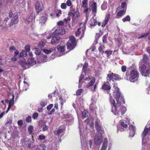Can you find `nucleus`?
I'll use <instances>...</instances> for the list:
<instances>
[{
  "label": "nucleus",
  "mask_w": 150,
  "mask_h": 150,
  "mask_svg": "<svg viewBox=\"0 0 150 150\" xmlns=\"http://www.w3.org/2000/svg\"><path fill=\"white\" fill-rule=\"evenodd\" d=\"M57 25L59 26H62L63 25L64 23L62 21H60L58 22Z\"/></svg>",
  "instance_id": "obj_62"
},
{
  "label": "nucleus",
  "mask_w": 150,
  "mask_h": 150,
  "mask_svg": "<svg viewBox=\"0 0 150 150\" xmlns=\"http://www.w3.org/2000/svg\"><path fill=\"white\" fill-rule=\"evenodd\" d=\"M38 116V114L37 112H34L32 115V117L33 119H35Z\"/></svg>",
  "instance_id": "obj_45"
},
{
  "label": "nucleus",
  "mask_w": 150,
  "mask_h": 150,
  "mask_svg": "<svg viewBox=\"0 0 150 150\" xmlns=\"http://www.w3.org/2000/svg\"><path fill=\"white\" fill-rule=\"evenodd\" d=\"M82 117L83 118H86L88 116V112L87 110H84L82 112Z\"/></svg>",
  "instance_id": "obj_28"
},
{
  "label": "nucleus",
  "mask_w": 150,
  "mask_h": 150,
  "mask_svg": "<svg viewBox=\"0 0 150 150\" xmlns=\"http://www.w3.org/2000/svg\"><path fill=\"white\" fill-rule=\"evenodd\" d=\"M107 141V139L106 138H105L100 150H106L108 145Z\"/></svg>",
  "instance_id": "obj_22"
},
{
  "label": "nucleus",
  "mask_w": 150,
  "mask_h": 150,
  "mask_svg": "<svg viewBox=\"0 0 150 150\" xmlns=\"http://www.w3.org/2000/svg\"><path fill=\"white\" fill-rule=\"evenodd\" d=\"M139 73L136 69H133L130 72V74L128 72L126 73L127 78H129L131 82H134L137 81L139 78Z\"/></svg>",
  "instance_id": "obj_3"
},
{
  "label": "nucleus",
  "mask_w": 150,
  "mask_h": 150,
  "mask_svg": "<svg viewBox=\"0 0 150 150\" xmlns=\"http://www.w3.org/2000/svg\"><path fill=\"white\" fill-rule=\"evenodd\" d=\"M41 51L38 48H36L35 54L36 55H40L41 53Z\"/></svg>",
  "instance_id": "obj_42"
},
{
  "label": "nucleus",
  "mask_w": 150,
  "mask_h": 150,
  "mask_svg": "<svg viewBox=\"0 0 150 150\" xmlns=\"http://www.w3.org/2000/svg\"><path fill=\"white\" fill-rule=\"evenodd\" d=\"M88 63L85 62L83 67L82 72L86 73V72L88 67Z\"/></svg>",
  "instance_id": "obj_25"
},
{
  "label": "nucleus",
  "mask_w": 150,
  "mask_h": 150,
  "mask_svg": "<svg viewBox=\"0 0 150 150\" xmlns=\"http://www.w3.org/2000/svg\"><path fill=\"white\" fill-rule=\"evenodd\" d=\"M67 43V46L68 49L71 50L73 49L76 45V39L74 37H70Z\"/></svg>",
  "instance_id": "obj_5"
},
{
  "label": "nucleus",
  "mask_w": 150,
  "mask_h": 150,
  "mask_svg": "<svg viewBox=\"0 0 150 150\" xmlns=\"http://www.w3.org/2000/svg\"><path fill=\"white\" fill-rule=\"evenodd\" d=\"M27 52H28L25 51V50H23L21 52L19 55V57H21L22 56H23L24 57H26L27 56Z\"/></svg>",
  "instance_id": "obj_26"
},
{
  "label": "nucleus",
  "mask_w": 150,
  "mask_h": 150,
  "mask_svg": "<svg viewBox=\"0 0 150 150\" xmlns=\"http://www.w3.org/2000/svg\"><path fill=\"white\" fill-rule=\"evenodd\" d=\"M88 0H83L82 1V6L81 7H84L86 6H88L87 3Z\"/></svg>",
  "instance_id": "obj_32"
},
{
  "label": "nucleus",
  "mask_w": 150,
  "mask_h": 150,
  "mask_svg": "<svg viewBox=\"0 0 150 150\" xmlns=\"http://www.w3.org/2000/svg\"><path fill=\"white\" fill-rule=\"evenodd\" d=\"M59 100L60 101V102L61 103L60 104L61 105V108H62L63 105L64 103L63 99L61 97H60L59 98Z\"/></svg>",
  "instance_id": "obj_52"
},
{
  "label": "nucleus",
  "mask_w": 150,
  "mask_h": 150,
  "mask_svg": "<svg viewBox=\"0 0 150 150\" xmlns=\"http://www.w3.org/2000/svg\"><path fill=\"white\" fill-rule=\"evenodd\" d=\"M149 58L148 56L146 54H144L143 56L142 59L140 61L139 65H140V63L142 64H148L147 63L149 62Z\"/></svg>",
  "instance_id": "obj_14"
},
{
  "label": "nucleus",
  "mask_w": 150,
  "mask_h": 150,
  "mask_svg": "<svg viewBox=\"0 0 150 150\" xmlns=\"http://www.w3.org/2000/svg\"><path fill=\"white\" fill-rule=\"evenodd\" d=\"M91 78L92 79L86 85V87L87 88H89L93 85L95 82L96 78L93 76H91Z\"/></svg>",
  "instance_id": "obj_19"
},
{
  "label": "nucleus",
  "mask_w": 150,
  "mask_h": 150,
  "mask_svg": "<svg viewBox=\"0 0 150 150\" xmlns=\"http://www.w3.org/2000/svg\"><path fill=\"white\" fill-rule=\"evenodd\" d=\"M36 64V61L33 58L28 59L26 62L25 60L21 62L20 64L22 67L26 69V65H33Z\"/></svg>",
  "instance_id": "obj_7"
},
{
  "label": "nucleus",
  "mask_w": 150,
  "mask_h": 150,
  "mask_svg": "<svg viewBox=\"0 0 150 150\" xmlns=\"http://www.w3.org/2000/svg\"><path fill=\"white\" fill-rule=\"evenodd\" d=\"M107 34H105L103 36V43L106 42L107 41Z\"/></svg>",
  "instance_id": "obj_43"
},
{
  "label": "nucleus",
  "mask_w": 150,
  "mask_h": 150,
  "mask_svg": "<svg viewBox=\"0 0 150 150\" xmlns=\"http://www.w3.org/2000/svg\"><path fill=\"white\" fill-rule=\"evenodd\" d=\"M139 65V69L141 74L145 77L150 75V64H142L140 63Z\"/></svg>",
  "instance_id": "obj_2"
},
{
  "label": "nucleus",
  "mask_w": 150,
  "mask_h": 150,
  "mask_svg": "<svg viewBox=\"0 0 150 150\" xmlns=\"http://www.w3.org/2000/svg\"><path fill=\"white\" fill-rule=\"evenodd\" d=\"M129 136L132 137L134 136L135 134V128L133 125H131L129 126Z\"/></svg>",
  "instance_id": "obj_16"
},
{
  "label": "nucleus",
  "mask_w": 150,
  "mask_h": 150,
  "mask_svg": "<svg viewBox=\"0 0 150 150\" xmlns=\"http://www.w3.org/2000/svg\"><path fill=\"white\" fill-rule=\"evenodd\" d=\"M84 75L83 74H81L79 78V83H81V81L84 78Z\"/></svg>",
  "instance_id": "obj_49"
},
{
  "label": "nucleus",
  "mask_w": 150,
  "mask_h": 150,
  "mask_svg": "<svg viewBox=\"0 0 150 150\" xmlns=\"http://www.w3.org/2000/svg\"><path fill=\"white\" fill-rule=\"evenodd\" d=\"M110 13H108L106 15L105 19L104 21V23H102V27L105 26L106 24H107L110 18Z\"/></svg>",
  "instance_id": "obj_20"
},
{
  "label": "nucleus",
  "mask_w": 150,
  "mask_h": 150,
  "mask_svg": "<svg viewBox=\"0 0 150 150\" xmlns=\"http://www.w3.org/2000/svg\"><path fill=\"white\" fill-rule=\"evenodd\" d=\"M70 11L69 12L68 14V16H71L73 14L75 13V12H76V11H75V10L74 8H73V6L70 7Z\"/></svg>",
  "instance_id": "obj_27"
},
{
  "label": "nucleus",
  "mask_w": 150,
  "mask_h": 150,
  "mask_svg": "<svg viewBox=\"0 0 150 150\" xmlns=\"http://www.w3.org/2000/svg\"><path fill=\"white\" fill-rule=\"evenodd\" d=\"M38 45L41 47H43L45 45V43L41 41L38 44Z\"/></svg>",
  "instance_id": "obj_56"
},
{
  "label": "nucleus",
  "mask_w": 150,
  "mask_h": 150,
  "mask_svg": "<svg viewBox=\"0 0 150 150\" xmlns=\"http://www.w3.org/2000/svg\"><path fill=\"white\" fill-rule=\"evenodd\" d=\"M89 23L90 26L91 28L92 26L96 25H97V22L94 20L91 19L89 21Z\"/></svg>",
  "instance_id": "obj_23"
},
{
  "label": "nucleus",
  "mask_w": 150,
  "mask_h": 150,
  "mask_svg": "<svg viewBox=\"0 0 150 150\" xmlns=\"http://www.w3.org/2000/svg\"><path fill=\"white\" fill-rule=\"evenodd\" d=\"M45 139V136L43 135H40L39 136V140H43Z\"/></svg>",
  "instance_id": "obj_48"
},
{
  "label": "nucleus",
  "mask_w": 150,
  "mask_h": 150,
  "mask_svg": "<svg viewBox=\"0 0 150 150\" xmlns=\"http://www.w3.org/2000/svg\"><path fill=\"white\" fill-rule=\"evenodd\" d=\"M18 21V13L16 12L13 14V18L11 20L9 24L10 26H12L13 25L16 24Z\"/></svg>",
  "instance_id": "obj_9"
},
{
  "label": "nucleus",
  "mask_w": 150,
  "mask_h": 150,
  "mask_svg": "<svg viewBox=\"0 0 150 150\" xmlns=\"http://www.w3.org/2000/svg\"><path fill=\"white\" fill-rule=\"evenodd\" d=\"M25 50L28 52H29L30 50V46L29 45H26L25 47Z\"/></svg>",
  "instance_id": "obj_44"
},
{
  "label": "nucleus",
  "mask_w": 150,
  "mask_h": 150,
  "mask_svg": "<svg viewBox=\"0 0 150 150\" xmlns=\"http://www.w3.org/2000/svg\"><path fill=\"white\" fill-rule=\"evenodd\" d=\"M146 50L147 52L150 54V46L146 48Z\"/></svg>",
  "instance_id": "obj_64"
},
{
  "label": "nucleus",
  "mask_w": 150,
  "mask_h": 150,
  "mask_svg": "<svg viewBox=\"0 0 150 150\" xmlns=\"http://www.w3.org/2000/svg\"><path fill=\"white\" fill-rule=\"evenodd\" d=\"M103 141L102 137L101 134L98 133L96 134L95 137L94 141L96 145H100Z\"/></svg>",
  "instance_id": "obj_10"
},
{
  "label": "nucleus",
  "mask_w": 150,
  "mask_h": 150,
  "mask_svg": "<svg viewBox=\"0 0 150 150\" xmlns=\"http://www.w3.org/2000/svg\"><path fill=\"white\" fill-rule=\"evenodd\" d=\"M121 125L124 128H126L127 127V124L125 123L124 122H122L121 123Z\"/></svg>",
  "instance_id": "obj_54"
},
{
  "label": "nucleus",
  "mask_w": 150,
  "mask_h": 150,
  "mask_svg": "<svg viewBox=\"0 0 150 150\" xmlns=\"http://www.w3.org/2000/svg\"><path fill=\"white\" fill-rule=\"evenodd\" d=\"M91 9L92 10V14L94 16H95L97 12V5L96 3L94 1H91L90 4Z\"/></svg>",
  "instance_id": "obj_12"
},
{
  "label": "nucleus",
  "mask_w": 150,
  "mask_h": 150,
  "mask_svg": "<svg viewBox=\"0 0 150 150\" xmlns=\"http://www.w3.org/2000/svg\"><path fill=\"white\" fill-rule=\"evenodd\" d=\"M126 69L127 67L125 65L122 66L121 67V70L123 72H125L126 70Z\"/></svg>",
  "instance_id": "obj_53"
},
{
  "label": "nucleus",
  "mask_w": 150,
  "mask_h": 150,
  "mask_svg": "<svg viewBox=\"0 0 150 150\" xmlns=\"http://www.w3.org/2000/svg\"><path fill=\"white\" fill-rule=\"evenodd\" d=\"M65 46L64 45L62 46L61 45H58L57 46L58 50L60 52H64L65 50Z\"/></svg>",
  "instance_id": "obj_24"
},
{
  "label": "nucleus",
  "mask_w": 150,
  "mask_h": 150,
  "mask_svg": "<svg viewBox=\"0 0 150 150\" xmlns=\"http://www.w3.org/2000/svg\"><path fill=\"white\" fill-rule=\"evenodd\" d=\"M149 129L148 128H146L144 129V130L142 133V135H143L144 137H145L146 135V134L148 133Z\"/></svg>",
  "instance_id": "obj_38"
},
{
  "label": "nucleus",
  "mask_w": 150,
  "mask_h": 150,
  "mask_svg": "<svg viewBox=\"0 0 150 150\" xmlns=\"http://www.w3.org/2000/svg\"><path fill=\"white\" fill-rule=\"evenodd\" d=\"M61 7L62 9H66L67 8V5L65 3H63L61 5Z\"/></svg>",
  "instance_id": "obj_51"
},
{
  "label": "nucleus",
  "mask_w": 150,
  "mask_h": 150,
  "mask_svg": "<svg viewBox=\"0 0 150 150\" xmlns=\"http://www.w3.org/2000/svg\"><path fill=\"white\" fill-rule=\"evenodd\" d=\"M53 104H52L49 105L48 106H47V109L48 110H50L53 107Z\"/></svg>",
  "instance_id": "obj_58"
},
{
  "label": "nucleus",
  "mask_w": 150,
  "mask_h": 150,
  "mask_svg": "<svg viewBox=\"0 0 150 150\" xmlns=\"http://www.w3.org/2000/svg\"><path fill=\"white\" fill-rule=\"evenodd\" d=\"M48 129V126L46 125H45L42 128V130L43 131H45L47 130Z\"/></svg>",
  "instance_id": "obj_63"
},
{
  "label": "nucleus",
  "mask_w": 150,
  "mask_h": 150,
  "mask_svg": "<svg viewBox=\"0 0 150 150\" xmlns=\"http://www.w3.org/2000/svg\"><path fill=\"white\" fill-rule=\"evenodd\" d=\"M86 30V25L84 24H80L79 28L78 29L75 34L76 36L80 35L81 32L83 34H84Z\"/></svg>",
  "instance_id": "obj_11"
},
{
  "label": "nucleus",
  "mask_w": 150,
  "mask_h": 150,
  "mask_svg": "<svg viewBox=\"0 0 150 150\" xmlns=\"http://www.w3.org/2000/svg\"><path fill=\"white\" fill-rule=\"evenodd\" d=\"M110 82V81H108L107 80L106 81H104L103 83L102 84L101 87L102 90L106 91L108 93H109V91L111 89L110 84L109 83Z\"/></svg>",
  "instance_id": "obj_8"
},
{
  "label": "nucleus",
  "mask_w": 150,
  "mask_h": 150,
  "mask_svg": "<svg viewBox=\"0 0 150 150\" xmlns=\"http://www.w3.org/2000/svg\"><path fill=\"white\" fill-rule=\"evenodd\" d=\"M33 130V127L32 125H30L28 128V131L30 135L31 134Z\"/></svg>",
  "instance_id": "obj_31"
},
{
  "label": "nucleus",
  "mask_w": 150,
  "mask_h": 150,
  "mask_svg": "<svg viewBox=\"0 0 150 150\" xmlns=\"http://www.w3.org/2000/svg\"><path fill=\"white\" fill-rule=\"evenodd\" d=\"M122 79L120 76L113 73L108 74L106 77V79L108 81H112L113 82L115 81L120 80Z\"/></svg>",
  "instance_id": "obj_6"
},
{
  "label": "nucleus",
  "mask_w": 150,
  "mask_h": 150,
  "mask_svg": "<svg viewBox=\"0 0 150 150\" xmlns=\"http://www.w3.org/2000/svg\"><path fill=\"white\" fill-rule=\"evenodd\" d=\"M42 3L38 1L36 2L35 6V8L37 13H38L40 11H41L42 10Z\"/></svg>",
  "instance_id": "obj_15"
},
{
  "label": "nucleus",
  "mask_w": 150,
  "mask_h": 150,
  "mask_svg": "<svg viewBox=\"0 0 150 150\" xmlns=\"http://www.w3.org/2000/svg\"><path fill=\"white\" fill-rule=\"evenodd\" d=\"M88 6H86L83 7V12L84 13H86L88 12V11H91V9H89L88 8Z\"/></svg>",
  "instance_id": "obj_40"
},
{
  "label": "nucleus",
  "mask_w": 150,
  "mask_h": 150,
  "mask_svg": "<svg viewBox=\"0 0 150 150\" xmlns=\"http://www.w3.org/2000/svg\"><path fill=\"white\" fill-rule=\"evenodd\" d=\"M105 48L104 46L100 45L98 47V50H99V52L103 54V53H104V51L103 50Z\"/></svg>",
  "instance_id": "obj_29"
},
{
  "label": "nucleus",
  "mask_w": 150,
  "mask_h": 150,
  "mask_svg": "<svg viewBox=\"0 0 150 150\" xmlns=\"http://www.w3.org/2000/svg\"><path fill=\"white\" fill-rule=\"evenodd\" d=\"M52 50H47L45 49H44L43 51L44 53L46 54H50L52 52Z\"/></svg>",
  "instance_id": "obj_39"
},
{
  "label": "nucleus",
  "mask_w": 150,
  "mask_h": 150,
  "mask_svg": "<svg viewBox=\"0 0 150 150\" xmlns=\"http://www.w3.org/2000/svg\"><path fill=\"white\" fill-rule=\"evenodd\" d=\"M69 16V17H68L67 18H65L64 19V21L66 23H67H67L68 22V21H70L71 20L70 17V16Z\"/></svg>",
  "instance_id": "obj_61"
},
{
  "label": "nucleus",
  "mask_w": 150,
  "mask_h": 150,
  "mask_svg": "<svg viewBox=\"0 0 150 150\" xmlns=\"http://www.w3.org/2000/svg\"><path fill=\"white\" fill-rule=\"evenodd\" d=\"M113 95L114 98L116 100L117 103H125L124 99L122 96V94L119 91V89L116 87L113 93Z\"/></svg>",
  "instance_id": "obj_4"
},
{
  "label": "nucleus",
  "mask_w": 150,
  "mask_h": 150,
  "mask_svg": "<svg viewBox=\"0 0 150 150\" xmlns=\"http://www.w3.org/2000/svg\"><path fill=\"white\" fill-rule=\"evenodd\" d=\"M58 12L57 13L56 16L58 17H59L60 16L59 14H61L62 13V11L60 9H59L58 10Z\"/></svg>",
  "instance_id": "obj_60"
},
{
  "label": "nucleus",
  "mask_w": 150,
  "mask_h": 150,
  "mask_svg": "<svg viewBox=\"0 0 150 150\" xmlns=\"http://www.w3.org/2000/svg\"><path fill=\"white\" fill-rule=\"evenodd\" d=\"M47 20V18L45 16L42 17L40 18L41 22L43 23H45L46 22Z\"/></svg>",
  "instance_id": "obj_37"
},
{
  "label": "nucleus",
  "mask_w": 150,
  "mask_h": 150,
  "mask_svg": "<svg viewBox=\"0 0 150 150\" xmlns=\"http://www.w3.org/2000/svg\"><path fill=\"white\" fill-rule=\"evenodd\" d=\"M112 50H110V51H108V50H106L105 52L104 53H105L107 55V57H109L110 55L112 54Z\"/></svg>",
  "instance_id": "obj_34"
},
{
  "label": "nucleus",
  "mask_w": 150,
  "mask_h": 150,
  "mask_svg": "<svg viewBox=\"0 0 150 150\" xmlns=\"http://www.w3.org/2000/svg\"><path fill=\"white\" fill-rule=\"evenodd\" d=\"M54 35H62L65 33V31L62 27H58L54 32Z\"/></svg>",
  "instance_id": "obj_13"
},
{
  "label": "nucleus",
  "mask_w": 150,
  "mask_h": 150,
  "mask_svg": "<svg viewBox=\"0 0 150 150\" xmlns=\"http://www.w3.org/2000/svg\"><path fill=\"white\" fill-rule=\"evenodd\" d=\"M100 122V120H98V119L95 121V127H96V126H97L100 125L99 124V122Z\"/></svg>",
  "instance_id": "obj_57"
},
{
  "label": "nucleus",
  "mask_w": 150,
  "mask_h": 150,
  "mask_svg": "<svg viewBox=\"0 0 150 150\" xmlns=\"http://www.w3.org/2000/svg\"><path fill=\"white\" fill-rule=\"evenodd\" d=\"M63 130L62 129H59L57 130V134L59 136L61 133L63 132Z\"/></svg>",
  "instance_id": "obj_47"
},
{
  "label": "nucleus",
  "mask_w": 150,
  "mask_h": 150,
  "mask_svg": "<svg viewBox=\"0 0 150 150\" xmlns=\"http://www.w3.org/2000/svg\"><path fill=\"white\" fill-rule=\"evenodd\" d=\"M121 2V7L123 9H124L126 10V8H127V3L126 1H120Z\"/></svg>",
  "instance_id": "obj_30"
},
{
  "label": "nucleus",
  "mask_w": 150,
  "mask_h": 150,
  "mask_svg": "<svg viewBox=\"0 0 150 150\" xmlns=\"http://www.w3.org/2000/svg\"><path fill=\"white\" fill-rule=\"evenodd\" d=\"M16 48L13 46H12L10 47L9 50L11 52H13L15 50Z\"/></svg>",
  "instance_id": "obj_59"
},
{
  "label": "nucleus",
  "mask_w": 150,
  "mask_h": 150,
  "mask_svg": "<svg viewBox=\"0 0 150 150\" xmlns=\"http://www.w3.org/2000/svg\"><path fill=\"white\" fill-rule=\"evenodd\" d=\"M95 128L96 131L99 133H98L102 131V128L100 125L97 126H96Z\"/></svg>",
  "instance_id": "obj_33"
},
{
  "label": "nucleus",
  "mask_w": 150,
  "mask_h": 150,
  "mask_svg": "<svg viewBox=\"0 0 150 150\" xmlns=\"http://www.w3.org/2000/svg\"><path fill=\"white\" fill-rule=\"evenodd\" d=\"M83 91V90L82 89H81L78 90L76 92V96H79L81 95Z\"/></svg>",
  "instance_id": "obj_41"
},
{
  "label": "nucleus",
  "mask_w": 150,
  "mask_h": 150,
  "mask_svg": "<svg viewBox=\"0 0 150 150\" xmlns=\"http://www.w3.org/2000/svg\"><path fill=\"white\" fill-rule=\"evenodd\" d=\"M126 12V9H123L119 11L116 16L117 18H120L125 14Z\"/></svg>",
  "instance_id": "obj_21"
},
{
  "label": "nucleus",
  "mask_w": 150,
  "mask_h": 150,
  "mask_svg": "<svg viewBox=\"0 0 150 150\" xmlns=\"http://www.w3.org/2000/svg\"><path fill=\"white\" fill-rule=\"evenodd\" d=\"M60 38L58 36L53 37L51 40V44L53 45L57 44L59 42Z\"/></svg>",
  "instance_id": "obj_18"
},
{
  "label": "nucleus",
  "mask_w": 150,
  "mask_h": 150,
  "mask_svg": "<svg viewBox=\"0 0 150 150\" xmlns=\"http://www.w3.org/2000/svg\"><path fill=\"white\" fill-rule=\"evenodd\" d=\"M72 17V20L73 21H77L79 18L80 16V13L78 11H76V12L73 14L71 16Z\"/></svg>",
  "instance_id": "obj_17"
},
{
  "label": "nucleus",
  "mask_w": 150,
  "mask_h": 150,
  "mask_svg": "<svg viewBox=\"0 0 150 150\" xmlns=\"http://www.w3.org/2000/svg\"><path fill=\"white\" fill-rule=\"evenodd\" d=\"M17 123L19 126H22L23 124V121L22 120H19L18 121Z\"/></svg>",
  "instance_id": "obj_55"
},
{
  "label": "nucleus",
  "mask_w": 150,
  "mask_h": 150,
  "mask_svg": "<svg viewBox=\"0 0 150 150\" xmlns=\"http://www.w3.org/2000/svg\"><path fill=\"white\" fill-rule=\"evenodd\" d=\"M14 96L13 95V98H11L9 100V104H13V103H14Z\"/></svg>",
  "instance_id": "obj_50"
},
{
  "label": "nucleus",
  "mask_w": 150,
  "mask_h": 150,
  "mask_svg": "<svg viewBox=\"0 0 150 150\" xmlns=\"http://www.w3.org/2000/svg\"><path fill=\"white\" fill-rule=\"evenodd\" d=\"M109 94L110 102L113 106H112V112H113L116 115L121 116L125 112L126 110V107L121 105V104L123 103H116L115 100L112 98L111 94L110 93Z\"/></svg>",
  "instance_id": "obj_1"
},
{
  "label": "nucleus",
  "mask_w": 150,
  "mask_h": 150,
  "mask_svg": "<svg viewBox=\"0 0 150 150\" xmlns=\"http://www.w3.org/2000/svg\"><path fill=\"white\" fill-rule=\"evenodd\" d=\"M66 4L68 6L72 7L73 5L70 0H68L66 1Z\"/></svg>",
  "instance_id": "obj_36"
},
{
  "label": "nucleus",
  "mask_w": 150,
  "mask_h": 150,
  "mask_svg": "<svg viewBox=\"0 0 150 150\" xmlns=\"http://www.w3.org/2000/svg\"><path fill=\"white\" fill-rule=\"evenodd\" d=\"M130 20V18L129 15L125 17L122 19V21L123 22H125L127 21H129Z\"/></svg>",
  "instance_id": "obj_35"
},
{
  "label": "nucleus",
  "mask_w": 150,
  "mask_h": 150,
  "mask_svg": "<svg viewBox=\"0 0 150 150\" xmlns=\"http://www.w3.org/2000/svg\"><path fill=\"white\" fill-rule=\"evenodd\" d=\"M27 122H31L32 121L31 117L30 116H29L27 117L25 120Z\"/></svg>",
  "instance_id": "obj_46"
}]
</instances>
